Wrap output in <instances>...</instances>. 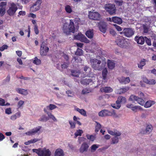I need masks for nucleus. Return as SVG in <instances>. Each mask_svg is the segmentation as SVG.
I'll use <instances>...</instances> for the list:
<instances>
[{
  "mask_svg": "<svg viewBox=\"0 0 156 156\" xmlns=\"http://www.w3.org/2000/svg\"><path fill=\"white\" fill-rule=\"evenodd\" d=\"M113 25L115 26L116 29L118 31H121L122 30V28L120 27L117 25H116V24H114Z\"/></svg>",
  "mask_w": 156,
  "mask_h": 156,
  "instance_id": "nucleus-58",
  "label": "nucleus"
},
{
  "mask_svg": "<svg viewBox=\"0 0 156 156\" xmlns=\"http://www.w3.org/2000/svg\"><path fill=\"white\" fill-rule=\"evenodd\" d=\"M155 104L154 101L149 100L147 101L145 104H144V106L145 108H148L151 107V106Z\"/></svg>",
  "mask_w": 156,
  "mask_h": 156,
  "instance_id": "nucleus-23",
  "label": "nucleus"
},
{
  "mask_svg": "<svg viewBox=\"0 0 156 156\" xmlns=\"http://www.w3.org/2000/svg\"><path fill=\"white\" fill-rule=\"evenodd\" d=\"M49 119L48 118V117L45 115H43L40 119V121H44L46 122Z\"/></svg>",
  "mask_w": 156,
  "mask_h": 156,
  "instance_id": "nucleus-47",
  "label": "nucleus"
},
{
  "mask_svg": "<svg viewBox=\"0 0 156 156\" xmlns=\"http://www.w3.org/2000/svg\"><path fill=\"white\" fill-rule=\"evenodd\" d=\"M84 35L81 33H79L77 35L74 36V39L82 41Z\"/></svg>",
  "mask_w": 156,
  "mask_h": 156,
  "instance_id": "nucleus-33",
  "label": "nucleus"
},
{
  "mask_svg": "<svg viewBox=\"0 0 156 156\" xmlns=\"http://www.w3.org/2000/svg\"><path fill=\"white\" fill-rule=\"evenodd\" d=\"M5 105V100L1 98H0V105L4 106Z\"/></svg>",
  "mask_w": 156,
  "mask_h": 156,
  "instance_id": "nucleus-62",
  "label": "nucleus"
},
{
  "mask_svg": "<svg viewBox=\"0 0 156 156\" xmlns=\"http://www.w3.org/2000/svg\"><path fill=\"white\" fill-rule=\"evenodd\" d=\"M117 79L120 83L124 84L129 83L130 81L129 77H125L123 76L119 77Z\"/></svg>",
  "mask_w": 156,
  "mask_h": 156,
  "instance_id": "nucleus-13",
  "label": "nucleus"
},
{
  "mask_svg": "<svg viewBox=\"0 0 156 156\" xmlns=\"http://www.w3.org/2000/svg\"><path fill=\"white\" fill-rule=\"evenodd\" d=\"M156 83L155 80L152 79L148 80L147 84L150 85H154Z\"/></svg>",
  "mask_w": 156,
  "mask_h": 156,
  "instance_id": "nucleus-50",
  "label": "nucleus"
},
{
  "mask_svg": "<svg viewBox=\"0 0 156 156\" xmlns=\"http://www.w3.org/2000/svg\"><path fill=\"white\" fill-rule=\"evenodd\" d=\"M72 75L73 76L75 77H78L79 76L80 73L78 71L76 70L72 71H71Z\"/></svg>",
  "mask_w": 156,
  "mask_h": 156,
  "instance_id": "nucleus-45",
  "label": "nucleus"
},
{
  "mask_svg": "<svg viewBox=\"0 0 156 156\" xmlns=\"http://www.w3.org/2000/svg\"><path fill=\"white\" fill-rule=\"evenodd\" d=\"M86 36L90 39L93 38L94 36V32L93 30H89L86 31Z\"/></svg>",
  "mask_w": 156,
  "mask_h": 156,
  "instance_id": "nucleus-27",
  "label": "nucleus"
},
{
  "mask_svg": "<svg viewBox=\"0 0 156 156\" xmlns=\"http://www.w3.org/2000/svg\"><path fill=\"white\" fill-rule=\"evenodd\" d=\"M24 103V101L22 100L20 101L17 104V106L19 108H20L23 105Z\"/></svg>",
  "mask_w": 156,
  "mask_h": 156,
  "instance_id": "nucleus-55",
  "label": "nucleus"
},
{
  "mask_svg": "<svg viewBox=\"0 0 156 156\" xmlns=\"http://www.w3.org/2000/svg\"><path fill=\"white\" fill-rule=\"evenodd\" d=\"M117 101V103H119L120 104H121V103L124 104L126 102V100L125 98L122 96L119 97Z\"/></svg>",
  "mask_w": 156,
  "mask_h": 156,
  "instance_id": "nucleus-22",
  "label": "nucleus"
},
{
  "mask_svg": "<svg viewBox=\"0 0 156 156\" xmlns=\"http://www.w3.org/2000/svg\"><path fill=\"white\" fill-rule=\"evenodd\" d=\"M5 138L4 136L2 133H0V141L3 140Z\"/></svg>",
  "mask_w": 156,
  "mask_h": 156,
  "instance_id": "nucleus-63",
  "label": "nucleus"
},
{
  "mask_svg": "<svg viewBox=\"0 0 156 156\" xmlns=\"http://www.w3.org/2000/svg\"><path fill=\"white\" fill-rule=\"evenodd\" d=\"M153 127L151 125H149L147 126L146 127V130L148 133V134H149L151 132L152 130Z\"/></svg>",
  "mask_w": 156,
  "mask_h": 156,
  "instance_id": "nucleus-44",
  "label": "nucleus"
},
{
  "mask_svg": "<svg viewBox=\"0 0 156 156\" xmlns=\"http://www.w3.org/2000/svg\"><path fill=\"white\" fill-rule=\"evenodd\" d=\"M69 65V63L68 62H65L61 65L62 68V69H66Z\"/></svg>",
  "mask_w": 156,
  "mask_h": 156,
  "instance_id": "nucleus-48",
  "label": "nucleus"
},
{
  "mask_svg": "<svg viewBox=\"0 0 156 156\" xmlns=\"http://www.w3.org/2000/svg\"><path fill=\"white\" fill-rule=\"evenodd\" d=\"M108 116H112L115 118L118 117V115L114 110H112L111 111H108Z\"/></svg>",
  "mask_w": 156,
  "mask_h": 156,
  "instance_id": "nucleus-31",
  "label": "nucleus"
},
{
  "mask_svg": "<svg viewBox=\"0 0 156 156\" xmlns=\"http://www.w3.org/2000/svg\"><path fill=\"white\" fill-rule=\"evenodd\" d=\"M34 29L35 34H38L39 33V30L38 29L37 26L35 25V26H34Z\"/></svg>",
  "mask_w": 156,
  "mask_h": 156,
  "instance_id": "nucleus-61",
  "label": "nucleus"
},
{
  "mask_svg": "<svg viewBox=\"0 0 156 156\" xmlns=\"http://www.w3.org/2000/svg\"><path fill=\"white\" fill-rule=\"evenodd\" d=\"M42 3L41 0H37L33 5L31 6V9L33 12H35L39 10L41 7V5Z\"/></svg>",
  "mask_w": 156,
  "mask_h": 156,
  "instance_id": "nucleus-12",
  "label": "nucleus"
},
{
  "mask_svg": "<svg viewBox=\"0 0 156 156\" xmlns=\"http://www.w3.org/2000/svg\"><path fill=\"white\" fill-rule=\"evenodd\" d=\"M113 22L118 24H120L122 23V20L121 18L117 17H113Z\"/></svg>",
  "mask_w": 156,
  "mask_h": 156,
  "instance_id": "nucleus-24",
  "label": "nucleus"
},
{
  "mask_svg": "<svg viewBox=\"0 0 156 156\" xmlns=\"http://www.w3.org/2000/svg\"><path fill=\"white\" fill-rule=\"evenodd\" d=\"M33 63L36 65H39L41 64V61L40 59L36 57L33 60Z\"/></svg>",
  "mask_w": 156,
  "mask_h": 156,
  "instance_id": "nucleus-34",
  "label": "nucleus"
},
{
  "mask_svg": "<svg viewBox=\"0 0 156 156\" xmlns=\"http://www.w3.org/2000/svg\"><path fill=\"white\" fill-rule=\"evenodd\" d=\"M26 14V12L24 11H21L19 12L18 16L19 17L20 16H24Z\"/></svg>",
  "mask_w": 156,
  "mask_h": 156,
  "instance_id": "nucleus-60",
  "label": "nucleus"
},
{
  "mask_svg": "<svg viewBox=\"0 0 156 156\" xmlns=\"http://www.w3.org/2000/svg\"><path fill=\"white\" fill-rule=\"evenodd\" d=\"M117 44L120 47L126 48L128 45L127 42L125 40L124 37L121 36L118 37L116 41Z\"/></svg>",
  "mask_w": 156,
  "mask_h": 156,
  "instance_id": "nucleus-5",
  "label": "nucleus"
},
{
  "mask_svg": "<svg viewBox=\"0 0 156 156\" xmlns=\"http://www.w3.org/2000/svg\"><path fill=\"white\" fill-rule=\"evenodd\" d=\"M134 34V32L131 29L126 28L124 29V34L127 37H131Z\"/></svg>",
  "mask_w": 156,
  "mask_h": 156,
  "instance_id": "nucleus-14",
  "label": "nucleus"
},
{
  "mask_svg": "<svg viewBox=\"0 0 156 156\" xmlns=\"http://www.w3.org/2000/svg\"><path fill=\"white\" fill-rule=\"evenodd\" d=\"M89 147V146L86 143H83L80 149V152L81 153H83L85 151H87Z\"/></svg>",
  "mask_w": 156,
  "mask_h": 156,
  "instance_id": "nucleus-16",
  "label": "nucleus"
},
{
  "mask_svg": "<svg viewBox=\"0 0 156 156\" xmlns=\"http://www.w3.org/2000/svg\"><path fill=\"white\" fill-rule=\"evenodd\" d=\"M90 62L92 68L96 70L101 71L105 66V64L102 63L100 65L101 61L95 58L91 59Z\"/></svg>",
  "mask_w": 156,
  "mask_h": 156,
  "instance_id": "nucleus-2",
  "label": "nucleus"
},
{
  "mask_svg": "<svg viewBox=\"0 0 156 156\" xmlns=\"http://www.w3.org/2000/svg\"><path fill=\"white\" fill-rule=\"evenodd\" d=\"M8 47V46L6 45H4L2 47H0V51H3L5 49H7Z\"/></svg>",
  "mask_w": 156,
  "mask_h": 156,
  "instance_id": "nucleus-59",
  "label": "nucleus"
},
{
  "mask_svg": "<svg viewBox=\"0 0 156 156\" xmlns=\"http://www.w3.org/2000/svg\"><path fill=\"white\" fill-rule=\"evenodd\" d=\"M92 82V80L90 79L86 78L82 80L81 81L82 84L84 85L88 84Z\"/></svg>",
  "mask_w": 156,
  "mask_h": 156,
  "instance_id": "nucleus-30",
  "label": "nucleus"
},
{
  "mask_svg": "<svg viewBox=\"0 0 156 156\" xmlns=\"http://www.w3.org/2000/svg\"><path fill=\"white\" fill-rule=\"evenodd\" d=\"M135 40L137 42L138 44H143L145 41V39L142 37H138L136 36L135 38Z\"/></svg>",
  "mask_w": 156,
  "mask_h": 156,
  "instance_id": "nucleus-20",
  "label": "nucleus"
},
{
  "mask_svg": "<svg viewBox=\"0 0 156 156\" xmlns=\"http://www.w3.org/2000/svg\"><path fill=\"white\" fill-rule=\"evenodd\" d=\"M46 43L44 42H42L41 47L40 53L42 56L46 55L49 51V48L47 46Z\"/></svg>",
  "mask_w": 156,
  "mask_h": 156,
  "instance_id": "nucleus-8",
  "label": "nucleus"
},
{
  "mask_svg": "<svg viewBox=\"0 0 156 156\" xmlns=\"http://www.w3.org/2000/svg\"><path fill=\"white\" fill-rule=\"evenodd\" d=\"M5 8H2L0 9V15L1 16H2L5 12Z\"/></svg>",
  "mask_w": 156,
  "mask_h": 156,
  "instance_id": "nucleus-53",
  "label": "nucleus"
},
{
  "mask_svg": "<svg viewBox=\"0 0 156 156\" xmlns=\"http://www.w3.org/2000/svg\"><path fill=\"white\" fill-rule=\"evenodd\" d=\"M100 146V145L97 144H94L91 146L90 147V151L92 152H94Z\"/></svg>",
  "mask_w": 156,
  "mask_h": 156,
  "instance_id": "nucleus-35",
  "label": "nucleus"
},
{
  "mask_svg": "<svg viewBox=\"0 0 156 156\" xmlns=\"http://www.w3.org/2000/svg\"><path fill=\"white\" fill-rule=\"evenodd\" d=\"M16 90L18 93L23 95H27L28 94L27 90L18 88L16 89Z\"/></svg>",
  "mask_w": 156,
  "mask_h": 156,
  "instance_id": "nucleus-18",
  "label": "nucleus"
},
{
  "mask_svg": "<svg viewBox=\"0 0 156 156\" xmlns=\"http://www.w3.org/2000/svg\"><path fill=\"white\" fill-rule=\"evenodd\" d=\"M86 137L88 140H89L92 141H93L95 139V136L93 135L87 134Z\"/></svg>",
  "mask_w": 156,
  "mask_h": 156,
  "instance_id": "nucleus-42",
  "label": "nucleus"
},
{
  "mask_svg": "<svg viewBox=\"0 0 156 156\" xmlns=\"http://www.w3.org/2000/svg\"><path fill=\"white\" fill-rule=\"evenodd\" d=\"M17 9L18 8L15 4L13 2L10 3L7 12L10 16H13L15 14Z\"/></svg>",
  "mask_w": 156,
  "mask_h": 156,
  "instance_id": "nucleus-6",
  "label": "nucleus"
},
{
  "mask_svg": "<svg viewBox=\"0 0 156 156\" xmlns=\"http://www.w3.org/2000/svg\"><path fill=\"white\" fill-rule=\"evenodd\" d=\"M138 109L140 110H142V108L140 106H133L132 108L131 109V110L134 112H136L137 110Z\"/></svg>",
  "mask_w": 156,
  "mask_h": 156,
  "instance_id": "nucleus-43",
  "label": "nucleus"
},
{
  "mask_svg": "<svg viewBox=\"0 0 156 156\" xmlns=\"http://www.w3.org/2000/svg\"><path fill=\"white\" fill-rule=\"evenodd\" d=\"M62 21L63 23L62 30L64 33L68 34L70 33H74L75 32V28L74 27V23L72 20H66L65 18H62Z\"/></svg>",
  "mask_w": 156,
  "mask_h": 156,
  "instance_id": "nucleus-1",
  "label": "nucleus"
},
{
  "mask_svg": "<svg viewBox=\"0 0 156 156\" xmlns=\"http://www.w3.org/2000/svg\"><path fill=\"white\" fill-rule=\"evenodd\" d=\"M44 111L46 113H47L48 117L50 119H51L54 121H57V119L55 117V116L51 113L48 112L45 108L44 109Z\"/></svg>",
  "mask_w": 156,
  "mask_h": 156,
  "instance_id": "nucleus-26",
  "label": "nucleus"
},
{
  "mask_svg": "<svg viewBox=\"0 0 156 156\" xmlns=\"http://www.w3.org/2000/svg\"><path fill=\"white\" fill-rule=\"evenodd\" d=\"M83 51L82 50L79 48H78L76 52H75V54L76 55H80L83 54Z\"/></svg>",
  "mask_w": 156,
  "mask_h": 156,
  "instance_id": "nucleus-49",
  "label": "nucleus"
},
{
  "mask_svg": "<svg viewBox=\"0 0 156 156\" xmlns=\"http://www.w3.org/2000/svg\"><path fill=\"white\" fill-rule=\"evenodd\" d=\"M83 133V131L82 130L78 129L74 133L75 138H76L78 136H81Z\"/></svg>",
  "mask_w": 156,
  "mask_h": 156,
  "instance_id": "nucleus-36",
  "label": "nucleus"
},
{
  "mask_svg": "<svg viewBox=\"0 0 156 156\" xmlns=\"http://www.w3.org/2000/svg\"><path fill=\"white\" fill-rule=\"evenodd\" d=\"M129 88L128 87H126L116 90L115 92L117 94H120L126 92L129 90Z\"/></svg>",
  "mask_w": 156,
  "mask_h": 156,
  "instance_id": "nucleus-19",
  "label": "nucleus"
},
{
  "mask_svg": "<svg viewBox=\"0 0 156 156\" xmlns=\"http://www.w3.org/2000/svg\"><path fill=\"white\" fill-rule=\"evenodd\" d=\"M129 100L131 101H136L138 104L142 106L144 105L145 102V101L142 98H139L133 95H131Z\"/></svg>",
  "mask_w": 156,
  "mask_h": 156,
  "instance_id": "nucleus-9",
  "label": "nucleus"
},
{
  "mask_svg": "<svg viewBox=\"0 0 156 156\" xmlns=\"http://www.w3.org/2000/svg\"><path fill=\"white\" fill-rule=\"evenodd\" d=\"M88 16L89 18L90 19L97 20L100 18V15L98 12L90 11L89 12Z\"/></svg>",
  "mask_w": 156,
  "mask_h": 156,
  "instance_id": "nucleus-10",
  "label": "nucleus"
},
{
  "mask_svg": "<svg viewBox=\"0 0 156 156\" xmlns=\"http://www.w3.org/2000/svg\"><path fill=\"white\" fill-rule=\"evenodd\" d=\"M107 65L109 69H112L114 68L115 63L113 61L108 60L107 62Z\"/></svg>",
  "mask_w": 156,
  "mask_h": 156,
  "instance_id": "nucleus-21",
  "label": "nucleus"
},
{
  "mask_svg": "<svg viewBox=\"0 0 156 156\" xmlns=\"http://www.w3.org/2000/svg\"><path fill=\"white\" fill-rule=\"evenodd\" d=\"M81 41L86 43H89L90 42V41L84 36Z\"/></svg>",
  "mask_w": 156,
  "mask_h": 156,
  "instance_id": "nucleus-57",
  "label": "nucleus"
},
{
  "mask_svg": "<svg viewBox=\"0 0 156 156\" xmlns=\"http://www.w3.org/2000/svg\"><path fill=\"white\" fill-rule=\"evenodd\" d=\"M146 64V60L145 59H143L138 64V67L139 68L142 69L143 66H144Z\"/></svg>",
  "mask_w": 156,
  "mask_h": 156,
  "instance_id": "nucleus-38",
  "label": "nucleus"
},
{
  "mask_svg": "<svg viewBox=\"0 0 156 156\" xmlns=\"http://www.w3.org/2000/svg\"><path fill=\"white\" fill-rule=\"evenodd\" d=\"M105 8L106 11L111 15L115 13V5L113 4H106L105 6Z\"/></svg>",
  "mask_w": 156,
  "mask_h": 156,
  "instance_id": "nucleus-7",
  "label": "nucleus"
},
{
  "mask_svg": "<svg viewBox=\"0 0 156 156\" xmlns=\"http://www.w3.org/2000/svg\"><path fill=\"white\" fill-rule=\"evenodd\" d=\"M80 60L81 61L80 58L78 57H73L72 61H73V62L74 61H75L76 62H79V60Z\"/></svg>",
  "mask_w": 156,
  "mask_h": 156,
  "instance_id": "nucleus-54",
  "label": "nucleus"
},
{
  "mask_svg": "<svg viewBox=\"0 0 156 156\" xmlns=\"http://www.w3.org/2000/svg\"><path fill=\"white\" fill-rule=\"evenodd\" d=\"M75 109L76 111L78 112L81 115L84 116H87L86 111L84 109H80L78 108H76Z\"/></svg>",
  "mask_w": 156,
  "mask_h": 156,
  "instance_id": "nucleus-29",
  "label": "nucleus"
},
{
  "mask_svg": "<svg viewBox=\"0 0 156 156\" xmlns=\"http://www.w3.org/2000/svg\"><path fill=\"white\" fill-rule=\"evenodd\" d=\"M108 110H104L98 113V115L100 116H108Z\"/></svg>",
  "mask_w": 156,
  "mask_h": 156,
  "instance_id": "nucleus-28",
  "label": "nucleus"
},
{
  "mask_svg": "<svg viewBox=\"0 0 156 156\" xmlns=\"http://www.w3.org/2000/svg\"><path fill=\"white\" fill-rule=\"evenodd\" d=\"M90 92V90L85 88L82 91V94H86L87 93H88Z\"/></svg>",
  "mask_w": 156,
  "mask_h": 156,
  "instance_id": "nucleus-51",
  "label": "nucleus"
},
{
  "mask_svg": "<svg viewBox=\"0 0 156 156\" xmlns=\"http://www.w3.org/2000/svg\"><path fill=\"white\" fill-rule=\"evenodd\" d=\"M57 106L53 104H50L49 105L47 106L46 107V108H45L46 110L49 109L50 110H52L56 108H57Z\"/></svg>",
  "mask_w": 156,
  "mask_h": 156,
  "instance_id": "nucleus-39",
  "label": "nucleus"
},
{
  "mask_svg": "<svg viewBox=\"0 0 156 156\" xmlns=\"http://www.w3.org/2000/svg\"><path fill=\"white\" fill-rule=\"evenodd\" d=\"M41 128V127L38 126L36 128H34L29 131L25 133L26 135L28 136H31L38 133L39 134L40 133V130Z\"/></svg>",
  "mask_w": 156,
  "mask_h": 156,
  "instance_id": "nucleus-11",
  "label": "nucleus"
},
{
  "mask_svg": "<svg viewBox=\"0 0 156 156\" xmlns=\"http://www.w3.org/2000/svg\"><path fill=\"white\" fill-rule=\"evenodd\" d=\"M100 90L101 92L109 93L112 92L113 91V89L111 87H106L101 88Z\"/></svg>",
  "mask_w": 156,
  "mask_h": 156,
  "instance_id": "nucleus-17",
  "label": "nucleus"
},
{
  "mask_svg": "<svg viewBox=\"0 0 156 156\" xmlns=\"http://www.w3.org/2000/svg\"><path fill=\"white\" fill-rule=\"evenodd\" d=\"M34 152L36 153L39 156H50L51 152L48 149L44 147L40 148L38 149H34L32 150Z\"/></svg>",
  "mask_w": 156,
  "mask_h": 156,
  "instance_id": "nucleus-3",
  "label": "nucleus"
},
{
  "mask_svg": "<svg viewBox=\"0 0 156 156\" xmlns=\"http://www.w3.org/2000/svg\"><path fill=\"white\" fill-rule=\"evenodd\" d=\"M108 71L106 68H105L102 71V76L104 80L105 79L107 76Z\"/></svg>",
  "mask_w": 156,
  "mask_h": 156,
  "instance_id": "nucleus-41",
  "label": "nucleus"
},
{
  "mask_svg": "<svg viewBox=\"0 0 156 156\" xmlns=\"http://www.w3.org/2000/svg\"><path fill=\"white\" fill-rule=\"evenodd\" d=\"M65 9L66 12L68 13H70L73 12L72 7L69 5L65 6Z\"/></svg>",
  "mask_w": 156,
  "mask_h": 156,
  "instance_id": "nucleus-32",
  "label": "nucleus"
},
{
  "mask_svg": "<svg viewBox=\"0 0 156 156\" xmlns=\"http://www.w3.org/2000/svg\"><path fill=\"white\" fill-rule=\"evenodd\" d=\"M108 132L112 135L115 136L111 139V144H115L118 143L119 141V138L117 136H120L121 134V133L116 129H114L113 130H108Z\"/></svg>",
  "mask_w": 156,
  "mask_h": 156,
  "instance_id": "nucleus-4",
  "label": "nucleus"
},
{
  "mask_svg": "<svg viewBox=\"0 0 156 156\" xmlns=\"http://www.w3.org/2000/svg\"><path fill=\"white\" fill-rule=\"evenodd\" d=\"M69 123L70 126V128L71 129H73L76 127V123L73 122L72 121L69 120Z\"/></svg>",
  "mask_w": 156,
  "mask_h": 156,
  "instance_id": "nucleus-46",
  "label": "nucleus"
},
{
  "mask_svg": "<svg viewBox=\"0 0 156 156\" xmlns=\"http://www.w3.org/2000/svg\"><path fill=\"white\" fill-rule=\"evenodd\" d=\"M146 42L149 46L151 45V41L150 39L147 38L146 37H145Z\"/></svg>",
  "mask_w": 156,
  "mask_h": 156,
  "instance_id": "nucleus-52",
  "label": "nucleus"
},
{
  "mask_svg": "<svg viewBox=\"0 0 156 156\" xmlns=\"http://www.w3.org/2000/svg\"><path fill=\"white\" fill-rule=\"evenodd\" d=\"M95 122L96 123V125L95 126V131L96 132H98L101 128V125L98 122Z\"/></svg>",
  "mask_w": 156,
  "mask_h": 156,
  "instance_id": "nucleus-40",
  "label": "nucleus"
},
{
  "mask_svg": "<svg viewBox=\"0 0 156 156\" xmlns=\"http://www.w3.org/2000/svg\"><path fill=\"white\" fill-rule=\"evenodd\" d=\"M111 105L113 108L116 109H119L121 106V104H120L118 103H117V101H116L115 104H112Z\"/></svg>",
  "mask_w": 156,
  "mask_h": 156,
  "instance_id": "nucleus-37",
  "label": "nucleus"
},
{
  "mask_svg": "<svg viewBox=\"0 0 156 156\" xmlns=\"http://www.w3.org/2000/svg\"><path fill=\"white\" fill-rule=\"evenodd\" d=\"M99 28L101 31L105 33L107 28V25L106 23L104 22H101L99 23Z\"/></svg>",
  "mask_w": 156,
  "mask_h": 156,
  "instance_id": "nucleus-15",
  "label": "nucleus"
},
{
  "mask_svg": "<svg viewBox=\"0 0 156 156\" xmlns=\"http://www.w3.org/2000/svg\"><path fill=\"white\" fill-rule=\"evenodd\" d=\"M55 154V156H62L64 155L63 150L60 148L56 150Z\"/></svg>",
  "mask_w": 156,
  "mask_h": 156,
  "instance_id": "nucleus-25",
  "label": "nucleus"
},
{
  "mask_svg": "<svg viewBox=\"0 0 156 156\" xmlns=\"http://www.w3.org/2000/svg\"><path fill=\"white\" fill-rule=\"evenodd\" d=\"M5 113L7 114H10L12 113L11 108H6L5 110Z\"/></svg>",
  "mask_w": 156,
  "mask_h": 156,
  "instance_id": "nucleus-56",
  "label": "nucleus"
},
{
  "mask_svg": "<svg viewBox=\"0 0 156 156\" xmlns=\"http://www.w3.org/2000/svg\"><path fill=\"white\" fill-rule=\"evenodd\" d=\"M110 34L113 36L115 35L116 34V32L115 31L112 29H110Z\"/></svg>",
  "mask_w": 156,
  "mask_h": 156,
  "instance_id": "nucleus-64",
  "label": "nucleus"
}]
</instances>
